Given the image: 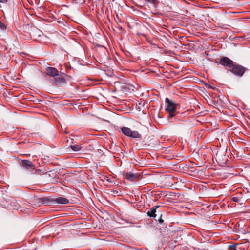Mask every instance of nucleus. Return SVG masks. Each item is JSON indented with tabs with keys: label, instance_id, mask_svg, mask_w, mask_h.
<instances>
[{
	"label": "nucleus",
	"instance_id": "1",
	"mask_svg": "<svg viewBox=\"0 0 250 250\" xmlns=\"http://www.w3.org/2000/svg\"><path fill=\"white\" fill-rule=\"evenodd\" d=\"M165 102L167 104L165 110L169 113L168 118L169 119L176 115L177 106L179 104L174 103L168 98L165 99Z\"/></svg>",
	"mask_w": 250,
	"mask_h": 250
},
{
	"label": "nucleus",
	"instance_id": "2",
	"mask_svg": "<svg viewBox=\"0 0 250 250\" xmlns=\"http://www.w3.org/2000/svg\"><path fill=\"white\" fill-rule=\"evenodd\" d=\"M121 132L125 136L134 138L141 139L142 135L137 131H132L129 128L123 127L121 128Z\"/></svg>",
	"mask_w": 250,
	"mask_h": 250
},
{
	"label": "nucleus",
	"instance_id": "3",
	"mask_svg": "<svg viewBox=\"0 0 250 250\" xmlns=\"http://www.w3.org/2000/svg\"><path fill=\"white\" fill-rule=\"evenodd\" d=\"M246 70V68L243 66L234 63L233 66L230 69V71L235 75L242 76L244 74Z\"/></svg>",
	"mask_w": 250,
	"mask_h": 250
},
{
	"label": "nucleus",
	"instance_id": "4",
	"mask_svg": "<svg viewBox=\"0 0 250 250\" xmlns=\"http://www.w3.org/2000/svg\"><path fill=\"white\" fill-rule=\"evenodd\" d=\"M219 63L223 66L231 69L234 64V62L229 58L226 57H223L222 58H220Z\"/></svg>",
	"mask_w": 250,
	"mask_h": 250
},
{
	"label": "nucleus",
	"instance_id": "5",
	"mask_svg": "<svg viewBox=\"0 0 250 250\" xmlns=\"http://www.w3.org/2000/svg\"><path fill=\"white\" fill-rule=\"evenodd\" d=\"M140 178V175L138 173L127 172L125 175V179L130 181H137Z\"/></svg>",
	"mask_w": 250,
	"mask_h": 250
},
{
	"label": "nucleus",
	"instance_id": "6",
	"mask_svg": "<svg viewBox=\"0 0 250 250\" xmlns=\"http://www.w3.org/2000/svg\"><path fill=\"white\" fill-rule=\"evenodd\" d=\"M21 166L27 170L31 171L35 169V166L29 160H24L21 161Z\"/></svg>",
	"mask_w": 250,
	"mask_h": 250
},
{
	"label": "nucleus",
	"instance_id": "7",
	"mask_svg": "<svg viewBox=\"0 0 250 250\" xmlns=\"http://www.w3.org/2000/svg\"><path fill=\"white\" fill-rule=\"evenodd\" d=\"M46 74L51 77H55L59 75L58 70L54 67H48L46 68Z\"/></svg>",
	"mask_w": 250,
	"mask_h": 250
},
{
	"label": "nucleus",
	"instance_id": "8",
	"mask_svg": "<svg viewBox=\"0 0 250 250\" xmlns=\"http://www.w3.org/2000/svg\"><path fill=\"white\" fill-rule=\"evenodd\" d=\"M39 202L46 205H51L54 203L53 199L48 197H42L38 199Z\"/></svg>",
	"mask_w": 250,
	"mask_h": 250
},
{
	"label": "nucleus",
	"instance_id": "9",
	"mask_svg": "<svg viewBox=\"0 0 250 250\" xmlns=\"http://www.w3.org/2000/svg\"><path fill=\"white\" fill-rule=\"evenodd\" d=\"M66 83V80L62 76H58L54 78L53 83L55 85H62Z\"/></svg>",
	"mask_w": 250,
	"mask_h": 250
},
{
	"label": "nucleus",
	"instance_id": "10",
	"mask_svg": "<svg viewBox=\"0 0 250 250\" xmlns=\"http://www.w3.org/2000/svg\"><path fill=\"white\" fill-rule=\"evenodd\" d=\"M53 200L54 203H56L59 204H66L69 203V201L67 199L62 197L53 199Z\"/></svg>",
	"mask_w": 250,
	"mask_h": 250
},
{
	"label": "nucleus",
	"instance_id": "11",
	"mask_svg": "<svg viewBox=\"0 0 250 250\" xmlns=\"http://www.w3.org/2000/svg\"><path fill=\"white\" fill-rule=\"evenodd\" d=\"M156 211L155 209L151 208V209L147 211V214L150 217H153L156 221H157V215L156 214Z\"/></svg>",
	"mask_w": 250,
	"mask_h": 250
},
{
	"label": "nucleus",
	"instance_id": "12",
	"mask_svg": "<svg viewBox=\"0 0 250 250\" xmlns=\"http://www.w3.org/2000/svg\"><path fill=\"white\" fill-rule=\"evenodd\" d=\"M70 147L73 151H80L82 148L81 146L76 144L74 145H71Z\"/></svg>",
	"mask_w": 250,
	"mask_h": 250
},
{
	"label": "nucleus",
	"instance_id": "13",
	"mask_svg": "<svg viewBox=\"0 0 250 250\" xmlns=\"http://www.w3.org/2000/svg\"><path fill=\"white\" fill-rule=\"evenodd\" d=\"M144 0L153 4L154 7H156L158 3V1L157 0Z\"/></svg>",
	"mask_w": 250,
	"mask_h": 250
},
{
	"label": "nucleus",
	"instance_id": "14",
	"mask_svg": "<svg viewBox=\"0 0 250 250\" xmlns=\"http://www.w3.org/2000/svg\"><path fill=\"white\" fill-rule=\"evenodd\" d=\"M0 29L4 30L6 29V25L0 21Z\"/></svg>",
	"mask_w": 250,
	"mask_h": 250
},
{
	"label": "nucleus",
	"instance_id": "15",
	"mask_svg": "<svg viewBox=\"0 0 250 250\" xmlns=\"http://www.w3.org/2000/svg\"><path fill=\"white\" fill-rule=\"evenodd\" d=\"M236 245H230L229 247V250H236Z\"/></svg>",
	"mask_w": 250,
	"mask_h": 250
},
{
	"label": "nucleus",
	"instance_id": "16",
	"mask_svg": "<svg viewBox=\"0 0 250 250\" xmlns=\"http://www.w3.org/2000/svg\"><path fill=\"white\" fill-rule=\"evenodd\" d=\"M162 215L161 214V216L159 218H157V221H158L160 223H162L164 222L163 220L162 219Z\"/></svg>",
	"mask_w": 250,
	"mask_h": 250
},
{
	"label": "nucleus",
	"instance_id": "17",
	"mask_svg": "<svg viewBox=\"0 0 250 250\" xmlns=\"http://www.w3.org/2000/svg\"><path fill=\"white\" fill-rule=\"evenodd\" d=\"M232 200L234 202H238L239 199L237 197H233L232 198Z\"/></svg>",
	"mask_w": 250,
	"mask_h": 250
},
{
	"label": "nucleus",
	"instance_id": "18",
	"mask_svg": "<svg viewBox=\"0 0 250 250\" xmlns=\"http://www.w3.org/2000/svg\"><path fill=\"white\" fill-rule=\"evenodd\" d=\"M8 0H0V2L2 3H5L7 2Z\"/></svg>",
	"mask_w": 250,
	"mask_h": 250
},
{
	"label": "nucleus",
	"instance_id": "19",
	"mask_svg": "<svg viewBox=\"0 0 250 250\" xmlns=\"http://www.w3.org/2000/svg\"><path fill=\"white\" fill-rule=\"evenodd\" d=\"M160 207V206L157 205L155 206L154 208H152V209H155V211H156V209Z\"/></svg>",
	"mask_w": 250,
	"mask_h": 250
},
{
	"label": "nucleus",
	"instance_id": "20",
	"mask_svg": "<svg viewBox=\"0 0 250 250\" xmlns=\"http://www.w3.org/2000/svg\"><path fill=\"white\" fill-rule=\"evenodd\" d=\"M104 179L109 181L108 177L107 176H104Z\"/></svg>",
	"mask_w": 250,
	"mask_h": 250
}]
</instances>
